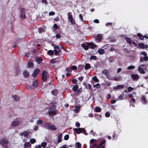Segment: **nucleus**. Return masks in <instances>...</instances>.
<instances>
[{
	"label": "nucleus",
	"mask_w": 148,
	"mask_h": 148,
	"mask_svg": "<svg viewBox=\"0 0 148 148\" xmlns=\"http://www.w3.org/2000/svg\"><path fill=\"white\" fill-rule=\"evenodd\" d=\"M73 130L74 132H76L77 134H79L81 133H82L86 135H87L88 134L86 132V130L84 128H74L73 129Z\"/></svg>",
	"instance_id": "obj_1"
},
{
	"label": "nucleus",
	"mask_w": 148,
	"mask_h": 148,
	"mask_svg": "<svg viewBox=\"0 0 148 148\" xmlns=\"http://www.w3.org/2000/svg\"><path fill=\"white\" fill-rule=\"evenodd\" d=\"M9 143V141L6 138H3L0 140V144L5 148H8V145Z\"/></svg>",
	"instance_id": "obj_2"
},
{
	"label": "nucleus",
	"mask_w": 148,
	"mask_h": 148,
	"mask_svg": "<svg viewBox=\"0 0 148 148\" xmlns=\"http://www.w3.org/2000/svg\"><path fill=\"white\" fill-rule=\"evenodd\" d=\"M42 80L44 81H47L49 75L48 73L45 71H44L42 73Z\"/></svg>",
	"instance_id": "obj_3"
},
{
	"label": "nucleus",
	"mask_w": 148,
	"mask_h": 148,
	"mask_svg": "<svg viewBox=\"0 0 148 148\" xmlns=\"http://www.w3.org/2000/svg\"><path fill=\"white\" fill-rule=\"evenodd\" d=\"M68 18L69 21L72 24H75V23L73 20V17L71 12H69L68 13Z\"/></svg>",
	"instance_id": "obj_4"
},
{
	"label": "nucleus",
	"mask_w": 148,
	"mask_h": 148,
	"mask_svg": "<svg viewBox=\"0 0 148 148\" xmlns=\"http://www.w3.org/2000/svg\"><path fill=\"white\" fill-rule=\"evenodd\" d=\"M25 10L24 8H22L21 10L20 16L22 19H25L26 17L25 14Z\"/></svg>",
	"instance_id": "obj_5"
},
{
	"label": "nucleus",
	"mask_w": 148,
	"mask_h": 148,
	"mask_svg": "<svg viewBox=\"0 0 148 148\" xmlns=\"http://www.w3.org/2000/svg\"><path fill=\"white\" fill-rule=\"evenodd\" d=\"M103 38V36L101 34H98L95 37V39L97 42H101Z\"/></svg>",
	"instance_id": "obj_6"
},
{
	"label": "nucleus",
	"mask_w": 148,
	"mask_h": 148,
	"mask_svg": "<svg viewBox=\"0 0 148 148\" xmlns=\"http://www.w3.org/2000/svg\"><path fill=\"white\" fill-rule=\"evenodd\" d=\"M39 82L38 79L36 80L32 84L31 86V89H34L37 87L38 86Z\"/></svg>",
	"instance_id": "obj_7"
},
{
	"label": "nucleus",
	"mask_w": 148,
	"mask_h": 148,
	"mask_svg": "<svg viewBox=\"0 0 148 148\" xmlns=\"http://www.w3.org/2000/svg\"><path fill=\"white\" fill-rule=\"evenodd\" d=\"M40 70L38 69H36L34 70V73L32 74V76L35 77L39 73Z\"/></svg>",
	"instance_id": "obj_8"
},
{
	"label": "nucleus",
	"mask_w": 148,
	"mask_h": 148,
	"mask_svg": "<svg viewBox=\"0 0 148 148\" xmlns=\"http://www.w3.org/2000/svg\"><path fill=\"white\" fill-rule=\"evenodd\" d=\"M19 123V122L18 121L16 120H14L12 122V126L13 127H15L18 125Z\"/></svg>",
	"instance_id": "obj_9"
},
{
	"label": "nucleus",
	"mask_w": 148,
	"mask_h": 148,
	"mask_svg": "<svg viewBox=\"0 0 148 148\" xmlns=\"http://www.w3.org/2000/svg\"><path fill=\"white\" fill-rule=\"evenodd\" d=\"M20 135L21 136H24L25 137L27 138L29 135V133L26 131H25L20 133Z\"/></svg>",
	"instance_id": "obj_10"
},
{
	"label": "nucleus",
	"mask_w": 148,
	"mask_h": 148,
	"mask_svg": "<svg viewBox=\"0 0 148 148\" xmlns=\"http://www.w3.org/2000/svg\"><path fill=\"white\" fill-rule=\"evenodd\" d=\"M141 66H142V65H140V66L138 68V71L140 73L144 74L145 73V72L144 69L141 67Z\"/></svg>",
	"instance_id": "obj_11"
},
{
	"label": "nucleus",
	"mask_w": 148,
	"mask_h": 148,
	"mask_svg": "<svg viewBox=\"0 0 148 148\" xmlns=\"http://www.w3.org/2000/svg\"><path fill=\"white\" fill-rule=\"evenodd\" d=\"M49 114L51 116H53L56 114V112L54 110H51L49 111Z\"/></svg>",
	"instance_id": "obj_12"
},
{
	"label": "nucleus",
	"mask_w": 148,
	"mask_h": 148,
	"mask_svg": "<svg viewBox=\"0 0 148 148\" xmlns=\"http://www.w3.org/2000/svg\"><path fill=\"white\" fill-rule=\"evenodd\" d=\"M23 74L25 78H27L29 75V73L27 70H25L23 72Z\"/></svg>",
	"instance_id": "obj_13"
},
{
	"label": "nucleus",
	"mask_w": 148,
	"mask_h": 148,
	"mask_svg": "<svg viewBox=\"0 0 148 148\" xmlns=\"http://www.w3.org/2000/svg\"><path fill=\"white\" fill-rule=\"evenodd\" d=\"M124 87V85L123 84L115 86L113 87L114 89H119L123 88Z\"/></svg>",
	"instance_id": "obj_14"
},
{
	"label": "nucleus",
	"mask_w": 148,
	"mask_h": 148,
	"mask_svg": "<svg viewBox=\"0 0 148 148\" xmlns=\"http://www.w3.org/2000/svg\"><path fill=\"white\" fill-rule=\"evenodd\" d=\"M141 99L142 100V102L145 104L147 103V101L146 98L145 96L144 95H143L141 97Z\"/></svg>",
	"instance_id": "obj_15"
},
{
	"label": "nucleus",
	"mask_w": 148,
	"mask_h": 148,
	"mask_svg": "<svg viewBox=\"0 0 148 148\" xmlns=\"http://www.w3.org/2000/svg\"><path fill=\"white\" fill-rule=\"evenodd\" d=\"M131 77L134 80H137L139 78V77L137 74H132Z\"/></svg>",
	"instance_id": "obj_16"
},
{
	"label": "nucleus",
	"mask_w": 148,
	"mask_h": 148,
	"mask_svg": "<svg viewBox=\"0 0 148 148\" xmlns=\"http://www.w3.org/2000/svg\"><path fill=\"white\" fill-rule=\"evenodd\" d=\"M95 116L96 119L98 121H100L101 119V116L100 114H95Z\"/></svg>",
	"instance_id": "obj_17"
},
{
	"label": "nucleus",
	"mask_w": 148,
	"mask_h": 148,
	"mask_svg": "<svg viewBox=\"0 0 148 148\" xmlns=\"http://www.w3.org/2000/svg\"><path fill=\"white\" fill-rule=\"evenodd\" d=\"M91 68V65L90 64H86L84 67V69L86 70H87Z\"/></svg>",
	"instance_id": "obj_18"
},
{
	"label": "nucleus",
	"mask_w": 148,
	"mask_h": 148,
	"mask_svg": "<svg viewBox=\"0 0 148 148\" xmlns=\"http://www.w3.org/2000/svg\"><path fill=\"white\" fill-rule=\"evenodd\" d=\"M36 61L39 64H40L42 62V59L41 58V57H37L36 59Z\"/></svg>",
	"instance_id": "obj_19"
},
{
	"label": "nucleus",
	"mask_w": 148,
	"mask_h": 148,
	"mask_svg": "<svg viewBox=\"0 0 148 148\" xmlns=\"http://www.w3.org/2000/svg\"><path fill=\"white\" fill-rule=\"evenodd\" d=\"M98 52L100 55H102L105 53L104 50L103 49H99L98 51Z\"/></svg>",
	"instance_id": "obj_20"
},
{
	"label": "nucleus",
	"mask_w": 148,
	"mask_h": 148,
	"mask_svg": "<svg viewBox=\"0 0 148 148\" xmlns=\"http://www.w3.org/2000/svg\"><path fill=\"white\" fill-rule=\"evenodd\" d=\"M27 65L29 67H33L34 66L33 63L31 61H29L28 62Z\"/></svg>",
	"instance_id": "obj_21"
},
{
	"label": "nucleus",
	"mask_w": 148,
	"mask_h": 148,
	"mask_svg": "<svg viewBox=\"0 0 148 148\" xmlns=\"http://www.w3.org/2000/svg\"><path fill=\"white\" fill-rule=\"evenodd\" d=\"M125 39L128 44H131L132 43V40L131 38L127 37L125 38Z\"/></svg>",
	"instance_id": "obj_22"
},
{
	"label": "nucleus",
	"mask_w": 148,
	"mask_h": 148,
	"mask_svg": "<svg viewBox=\"0 0 148 148\" xmlns=\"http://www.w3.org/2000/svg\"><path fill=\"white\" fill-rule=\"evenodd\" d=\"M62 134H60L59 135L58 137V143H60L62 141Z\"/></svg>",
	"instance_id": "obj_23"
},
{
	"label": "nucleus",
	"mask_w": 148,
	"mask_h": 148,
	"mask_svg": "<svg viewBox=\"0 0 148 148\" xmlns=\"http://www.w3.org/2000/svg\"><path fill=\"white\" fill-rule=\"evenodd\" d=\"M101 108L99 107H96L95 108V112H100L101 111Z\"/></svg>",
	"instance_id": "obj_24"
},
{
	"label": "nucleus",
	"mask_w": 148,
	"mask_h": 148,
	"mask_svg": "<svg viewBox=\"0 0 148 148\" xmlns=\"http://www.w3.org/2000/svg\"><path fill=\"white\" fill-rule=\"evenodd\" d=\"M137 36L139 37V38L141 40L144 39L143 36L140 33H138L137 34Z\"/></svg>",
	"instance_id": "obj_25"
},
{
	"label": "nucleus",
	"mask_w": 148,
	"mask_h": 148,
	"mask_svg": "<svg viewBox=\"0 0 148 148\" xmlns=\"http://www.w3.org/2000/svg\"><path fill=\"white\" fill-rule=\"evenodd\" d=\"M79 86L77 85H74L73 87V90L74 92H76Z\"/></svg>",
	"instance_id": "obj_26"
},
{
	"label": "nucleus",
	"mask_w": 148,
	"mask_h": 148,
	"mask_svg": "<svg viewBox=\"0 0 148 148\" xmlns=\"http://www.w3.org/2000/svg\"><path fill=\"white\" fill-rule=\"evenodd\" d=\"M88 45L91 47L92 49H94L96 47V45L93 43H89Z\"/></svg>",
	"instance_id": "obj_27"
},
{
	"label": "nucleus",
	"mask_w": 148,
	"mask_h": 148,
	"mask_svg": "<svg viewBox=\"0 0 148 148\" xmlns=\"http://www.w3.org/2000/svg\"><path fill=\"white\" fill-rule=\"evenodd\" d=\"M57 128L54 125H51L49 130H57Z\"/></svg>",
	"instance_id": "obj_28"
},
{
	"label": "nucleus",
	"mask_w": 148,
	"mask_h": 148,
	"mask_svg": "<svg viewBox=\"0 0 148 148\" xmlns=\"http://www.w3.org/2000/svg\"><path fill=\"white\" fill-rule=\"evenodd\" d=\"M13 97L14 99V100L15 101L19 100L20 99V97L17 95H14L13 96Z\"/></svg>",
	"instance_id": "obj_29"
},
{
	"label": "nucleus",
	"mask_w": 148,
	"mask_h": 148,
	"mask_svg": "<svg viewBox=\"0 0 148 148\" xmlns=\"http://www.w3.org/2000/svg\"><path fill=\"white\" fill-rule=\"evenodd\" d=\"M75 145L77 147V148H81L82 147L81 144L79 142H77L76 143Z\"/></svg>",
	"instance_id": "obj_30"
},
{
	"label": "nucleus",
	"mask_w": 148,
	"mask_h": 148,
	"mask_svg": "<svg viewBox=\"0 0 148 148\" xmlns=\"http://www.w3.org/2000/svg\"><path fill=\"white\" fill-rule=\"evenodd\" d=\"M31 146V145L30 144L29 142H26L24 145V147L26 148L27 147H29Z\"/></svg>",
	"instance_id": "obj_31"
},
{
	"label": "nucleus",
	"mask_w": 148,
	"mask_h": 148,
	"mask_svg": "<svg viewBox=\"0 0 148 148\" xmlns=\"http://www.w3.org/2000/svg\"><path fill=\"white\" fill-rule=\"evenodd\" d=\"M99 147V145H98L97 143H95V144H94L92 145H90V148H91V147H92V148H93L94 147H97L98 148Z\"/></svg>",
	"instance_id": "obj_32"
},
{
	"label": "nucleus",
	"mask_w": 148,
	"mask_h": 148,
	"mask_svg": "<svg viewBox=\"0 0 148 148\" xmlns=\"http://www.w3.org/2000/svg\"><path fill=\"white\" fill-rule=\"evenodd\" d=\"M47 53L49 56H52L54 54V50H49L47 51Z\"/></svg>",
	"instance_id": "obj_33"
},
{
	"label": "nucleus",
	"mask_w": 148,
	"mask_h": 148,
	"mask_svg": "<svg viewBox=\"0 0 148 148\" xmlns=\"http://www.w3.org/2000/svg\"><path fill=\"white\" fill-rule=\"evenodd\" d=\"M124 96V94L123 93L118 98V100H121L123 99V97Z\"/></svg>",
	"instance_id": "obj_34"
},
{
	"label": "nucleus",
	"mask_w": 148,
	"mask_h": 148,
	"mask_svg": "<svg viewBox=\"0 0 148 148\" xmlns=\"http://www.w3.org/2000/svg\"><path fill=\"white\" fill-rule=\"evenodd\" d=\"M92 80L97 82H99V79L97 78L96 76H94L92 78Z\"/></svg>",
	"instance_id": "obj_35"
},
{
	"label": "nucleus",
	"mask_w": 148,
	"mask_h": 148,
	"mask_svg": "<svg viewBox=\"0 0 148 148\" xmlns=\"http://www.w3.org/2000/svg\"><path fill=\"white\" fill-rule=\"evenodd\" d=\"M45 127L46 128H47L49 130H50V127L51 126V125H50V124L48 123H46L45 124Z\"/></svg>",
	"instance_id": "obj_36"
},
{
	"label": "nucleus",
	"mask_w": 148,
	"mask_h": 148,
	"mask_svg": "<svg viewBox=\"0 0 148 148\" xmlns=\"http://www.w3.org/2000/svg\"><path fill=\"white\" fill-rule=\"evenodd\" d=\"M106 140H105V139H103V140L101 142V143H100V144L99 145V147H101V146H103V145L104 144H105V143H106Z\"/></svg>",
	"instance_id": "obj_37"
},
{
	"label": "nucleus",
	"mask_w": 148,
	"mask_h": 148,
	"mask_svg": "<svg viewBox=\"0 0 148 148\" xmlns=\"http://www.w3.org/2000/svg\"><path fill=\"white\" fill-rule=\"evenodd\" d=\"M83 47L86 50H87L88 49V47L85 44H83L82 45Z\"/></svg>",
	"instance_id": "obj_38"
},
{
	"label": "nucleus",
	"mask_w": 148,
	"mask_h": 148,
	"mask_svg": "<svg viewBox=\"0 0 148 148\" xmlns=\"http://www.w3.org/2000/svg\"><path fill=\"white\" fill-rule=\"evenodd\" d=\"M52 46L53 47V48L54 49L57 50H60V48L59 47L56 45H53V44L52 45Z\"/></svg>",
	"instance_id": "obj_39"
},
{
	"label": "nucleus",
	"mask_w": 148,
	"mask_h": 148,
	"mask_svg": "<svg viewBox=\"0 0 148 148\" xmlns=\"http://www.w3.org/2000/svg\"><path fill=\"white\" fill-rule=\"evenodd\" d=\"M138 46L141 48L142 49H144L145 48V45L143 43H139L138 45Z\"/></svg>",
	"instance_id": "obj_40"
},
{
	"label": "nucleus",
	"mask_w": 148,
	"mask_h": 148,
	"mask_svg": "<svg viewBox=\"0 0 148 148\" xmlns=\"http://www.w3.org/2000/svg\"><path fill=\"white\" fill-rule=\"evenodd\" d=\"M54 51L55 52L54 55L56 56L58 55V54L60 52V50H59L58 51H57V50L54 49Z\"/></svg>",
	"instance_id": "obj_41"
},
{
	"label": "nucleus",
	"mask_w": 148,
	"mask_h": 148,
	"mask_svg": "<svg viewBox=\"0 0 148 148\" xmlns=\"http://www.w3.org/2000/svg\"><path fill=\"white\" fill-rule=\"evenodd\" d=\"M97 57L95 56L92 55L90 56V59L91 60H95L96 59Z\"/></svg>",
	"instance_id": "obj_42"
},
{
	"label": "nucleus",
	"mask_w": 148,
	"mask_h": 148,
	"mask_svg": "<svg viewBox=\"0 0 148 148\" xmlns=\"http://www.w3.org/2000/svg\"><path fill=\"white\" fill-rule=\"evenodd\" d=\"M97 140L96 139H92L90 140V144H92L93 143H95V142L97 141Z\"/></svg>",
	"instance_id": "obj_43"
},
{
	"label": "nucleus",
	"mask_w": 148,
	"mask_h": 148,
	"mask_svg": "<svg viewBox=\"0 0 148 148\" xmlns=\"http://www.w3.org/2000/svg\"><path fill=\"white\" fill-rule=\"evenodd\" d=\"M135 67L134 66H130L127 67V69L129 70H131L132 69H134Z\"/></svg>",
	"instance_id": "obj_44"
},
{
	"label": "nucleus",
	"mask_w": 148,
	"mask_h": 148,
	"mask_svg": "<svg viewBox=\"0 0 148 148\" xmlns=\"http://www.w3.org/2000/svg\"><path fill=\"white\" fill-rule=\"evenodd\" d=\"M57 90H53L51 91V93L54 95L56 96L57 95V93L56 92Z\"/></svg>",
	"instance_id": "obj_45"
},
{
	"label": "nucleus",
	"mask_w": 148,
	"mask_h": 148,
	"mask_svg": "<svg viewBox=\"0 0 148 148\" xmlns=\"http://www.w3.org/2000/svg\"><path fill=\"white\" fill-rule=\"evenodd\" d=\"M82 88H79L78 89H77V93L78 95H79L80 94V93H81L82 91Z\"/></svg>",
	"instance_id": "obj_46"
},
{
	"label": "nucleus",
	"mask_w": 148,
	"mask_h": 148,
	"mask_svg": "<svg viewBox=\"0 0 148 148\" xmlns=\"http://www.w3.org/2000/svg\"><path fill=\"white\" fill-rule=\"evenodd\" d=\"M30 142L31 144H34L36 142V140L34 138H32L30 139Z\"/></svg>",
	"instance_id": "obj_47"
},
{
	"label": "nucleus",
	"mask_w": 148,
	"mask_h": 148,
	"mask_svg": "<svg viewBox=\"0 0 148 148\" xmlns=\"http://www.w3.org/2000/svg\"><path fill=\"white\" fill-rule=\"evenodd\" d=\"M100 84L97 83L96 84L94 85L93 86V87H95L97 88H99L100 87Z\"/></svg>",
	"instance_id": "obj_48"
},
{
	"label": "nucleus",
	"mask_w": 148,
	"mask_h": 148,
	"mask_svg": "<svg viewBox=\"0 0 148 148\" xmlns=\"http://www.w3.org/2000/svg\"><path fill=\"white\" fill-rule=\"evenodd\" d=\"M77 69V67L76 66H71V69L73 70H75Z\"/></svg>",
	"instance_id": "obj_49"
},
{
	"label": "nucleus",
	"mask_w": 148,
	"mask_h": 148,
	"mask_svg": "<svg viewBox=\"0 0 148 148\" xmlns=\"http://www.w3.org/2000/svg\"><path fill=\"white\" fill-rule=\"evenodd\" d=\"M47 143L46 142H42L41 143V146L42 147H45L47 146Z\"/></svg>",
	"instance_id": "obj_50"
},
{
	"label": "nucleus",
	"mask_w": 148,
	"mask_h": 148,
	"mask_svg": "<svg viewBox=\"0 0 148 148\" xmlns=\"http://www.w3.org/2000/svg\"><path fill=\"white\" fill-rule=\"evenodd\" d=\"M79 19L81 20L82 21L84 22L83 19V16L82 14H79Z\"/></svg>",
	"instance_id": "obj_51"
},
{
	"label": "nucleus",
	"mask_w": 148,
	"mask_h": 148,
	"mask_svg": "<svg viewBox=\"0 0 148 148\" xmlns=\"http://www.w3.org/2000/svg\"><path fill=\"white\" fill-rule=\"evenodd\" d=\"M53 27L55 30L59 28L58 26L56 24H54Z\"/></svg>",
	"instance_id": "obj_52"
},
{
	"label": "nucleus",
	"mask_w": 148,
	"mask_h": 148,
	"mask_svg": "<svg viewBox=\"0 0 148 148\" xmlns=\"http://www.w3.org/2000/svg\"><path fill=\"white\" fill-rule=\"evenodd\" d=\"M133 90V88L130 86L129 87L127 88L128 91L129 92H131Z\"/></svg>",
	"instance_id": "obj_53"
},
{
	"label": "nucleus",
	"mask_w": 148,
	"mask_h": 148,
	"mask_svg": "<svg viewBox=\"0 0 148 148\" xmlns=\"http://www.w3.org/2000/svg\"><path fill=\"white\" fill-rule=\"evenodd\" d=\"M69 138V136L68 135H65L64 137V139L65 140H68Z\"/></svg>",
	"instance_id": "obj_54"
},
{
	"label": "nucleus",
	"mask_w": 148,
	"mask_h": 148,
	"mask_svg": "<svg viewBox=\"0 0 148 148\" xmlns=\"http://www.w3.org/2000/svg\"><path fill=\"white\" fill-rule=\"evenodd\" d=\"M44 29L42 28H40L38 29V32L41 33L43 32Z\"/></svg>",
	"instance_id": "obj_55"
},
{
	"label": "nucleus",
	"mask_w": 148,
	"mask_h": 148,
	"mask_svg": "<svg viewBox=\"0 0 148 148\" xmlns=\"http://www.w3.org/2000/svg\"><path fill=\"white\" fill-rule=\"evenodd\" d=\"M43 123V121L41 120H39L37 121V123L38 124H42Z\"/></svg>",
	"instance_id": "obj_56"
},
{
	"label": "nucleus",
	"mask_w": 148,
	"mask_h": 148,
	"mask_svg": "<svg viewBox=\"0 0 148 148\" xmlns=\"http://www.w3.org/2000/svg\"><path fill=\"white\" fill-rule=\"evenodd\" d=\"M72 81L73 84H76L77 82V80L75 79H73L72 80Z\"/></svg>",
	"instance_id": "obj_57"
},
{
	"label": "nucleus",
	"mask_w": 148,
	"mask_h": 148,
	"mask_svg": "<svg viewBox=\"0 0 148 148\" xmlns=\"http://www.w3.org/2000/svg\"><path fill=\"white\" fill-rule=\"evenodd\" d=\"M55 13L54 12L51 11L49 12V15L50 16H53L55 15Z\"/></svg>",
	"instance_id": "obj_58"
},
{
	"label": "nucleus",
	"mask_w": 148,
	"mask_h": 148,
	"mask_svg": "<svg viewBox=\"0 0 148 148\" xmlns=\"http://www.w3.org/2000/svg\"><path fill=\"white\" fill-rule=\"evenodd\" d=\"M84 77L83 76H81L80 77L78 78V79L81 82L82 81Z\"/></svg>",
	"instance_id": "obj_59"
},
{
	"label": "nucleus",
	"mask_w": 148,
	"mask_h": 148,
	"mask_svg": "<svg viewBox=\"0 0 148 148\" xmlns=\"http://www.w3.org/2000/svg\"><path fill=\"white\" fill-rule=\"evenodd\" d=\"M42 2L43 3L45 4L46 5H47L48 4V2L47 0H42Z\"/></svg>",
	"instance_id": "obj_60"
},
{
	"label": "nucleus",
	"mask_w": 148,
	"mask_h": 148,
	"mask_svg": "<svg viewBox=\"0 0 148 148\" xmlns=\"http://www.w3.org/2000/svg\"><path fill=\"white\" fill-rule=\"evenodd\" d=\"M55 37L57 39L60 38L61 37V35L60 34H57Z\"/></svg>",
	"instance_id": "obj_61"
},
{
	"label": "nucleus",
	"mask_w": 148,
	"mask_h": 148,
	"mask_svg": "<svg viewBox=\"0 0 148 148\" xmlns=\"http://www.w3.org/2000/svg\"><path fill=\"white\" fill-rule=\"evenodd\" d=\"M102 73L105 75H107L108 73V71L106 70H105L102 71Z\"/></svg>",
	"instance_id": "obj_62"
},
{
	"label": "nucleus",
	"mask_w": 148,
	"mask_h": 148,
	"mask_svg": "<svg viewBox=\"0 0 148 148\" xmlns=\"http://www.w3.org/2000/svg\"><path fill=\"white\" fill-rule=\"evenodd\" d=\"M105 116L106 117H108L110 116V114L108 112H107L105 114Z\"/></svg>",
	"instance_id": "obj_63"
},
{
	"label": "nucleus",
	"mask_w": 148,
	"mask_h": 148,
	"mask_svg": "<svg viewBox=\"0 0 148 148\" xmlns=\"http://www.w3.org/2000/svg\"><path fill=\"white\" fill-rule=\"evenodd\" d=\"M143 60H144L145 61H147L148 60V57L147 56H144L143 58Z\"/></svg>",
	"instance_id": "obj_64"
}]
</instances>
